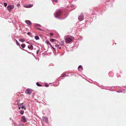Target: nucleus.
Wrapping results in <instances>:
<instances>
[{
    "mask_svg": "<svg viewBox=\"0 0 126 126\" xmlns=\"http://www.w3.org/2000/svg\"><path fill=\"white\" fill-rule=\"evenodd\" d=\"M36 84L38 86H42V85H41L38 82H37L36 83Z\"/></svg>",
    "mask_w": 126,
    "mask_h": 126,
    "instance_id": "obj_16",
    "label": "nucleus"
},
{
    "mask_svg": "<svg viewBox=\"0 0 126 126\" xmlns=\"http://www.w3.org/2000/svg\"><path fill=\"white\" fill-rule=\"evenodd\" d=\"M19 41H20L22 42H24L25 41V40L24 39H22V38L19 39Z\"/></svg>",
    "mask_w": 126,
    "mask_h": 126,
    "instance_id": "obj_12",
    "label": "nucleus"
},
{
    "mask_svg": "<svg viewBox=\"0 0 126 126\" xmlns=\"http://www.w3.org/2000/svg\"><path fill=\"white\" fill-rule=\"evenodd\" d=\"M33 5L32 4H30L28 5H25L24 6V7L25 8H30L32 7Z\"/></svg>",
    "mask_w": 126,
    "mask_h": 126,
    "instance_id": "obj_9",
    "label": "nucleus"
},
{
    "mask_svg": "<svg viewBox=\"0 0 126 126\" xmlns=\"http://www.w3.org/2000/svg\"><path fill=\"white\" fill-rule=\"evenodd\" d=\"M37 29L39 30H40L41 31H43V29H40V28H36Z\"/></svg>",
    "mask_w": 126,
    "mask_h": 126,
    "instance_id": "obj_24",
    "label": "nucleus"
},
{
    "mask_svg": "<svg viewBox=\"0 0 126 126\" xmlns=\"http://www.w3.org/2000/svg\"><path fill=\"white\" fill-rule=\"evenodd\" d=\"M52 48H53L54 49V48L52 46V45L50 44V45Z\"/></svg>",
    "mask_w": 126,
    "mask_h": 126,
    "instance_id": "obj_31",
    "label": "nucleus"
},
{
    "mask_svg": "<svg viewBox=\"0 0 126 126\" xmlns=\"http://www.w3.org/2000/svg\"><path fill=\"white\" fill-rule=\"evenodd\" d=\"M17 105H18L19 110H20V108H21L22 110H25V106L24 104H23V103H18Z\"/></svg>",
    "mask_w": 126,
    "mask_h": 126,
    "instance_id": "obj_2",
    "label": "nucleus"
},
{
    "mask_svg": "<svg viewBox=\"0 0 126 126\" xmlns=\"http://www.w3.org/2000/svg\"><path fill=\"white\" fill-rule=\"evenodd\" d=\"M55 46L57 47H59V45H55Z\"/></svg>",
    "mask_w": 126,
    "mask_h": 126,
    "instance_id": "obj_26",
    "label": "nucleus"
},
{
    "mask_svg": "<svg viewBox=\"0 0 126 126\" xmlns=\"http://www.w3.org/2000/svg\"><path fill=\"white\" fill-rule=\"evenodd\" d=\"M32 91V90L30 89H27L25 91V93L27 94H30Z\"/></svg>",
    "mask_w": 126,
    "mask_h": 126,
    "instance_id": "obj_5",
    "label": "nucleus"
},
{
    "mask_svg": "<svg viewBox=\"0 0 126 126\" xmlns=\"http://www.w3.org/2000/svg\"><path fill=\"white\" fill-rule=\"evenodd\" d=\"M84 19L83 15L82 14H81L78 17V19L80 21H82Z\"/></svg>",
    "mask_w": 126,
    "mask_h": 126,
    "instance_id": "obj_6",
    "label": "nucleus"
},
{
    "mask_svg": "<svg viewBox=\"0 0 126 126\" xmlns=\"http://www.w3.org/2000/svg\"><path fill=\"white\" fill-rule=\"evenodd\" d=\"M66 75V74H63L61 76L62 77H63Z\"/></svg>",
    "mask_w": 126,
    "mask_h": 126,
    "instance_id": "obj_25",
    "label": "nucleus"
},
{
    "mask_svg": "<svg viewBox=\"0 0 126 126\" xmlns=\"http://www.w3.org/2000/svg\"><path fill=\"white\" fill-rule=\"evenodd\" d=\"M14 5H8L7 7L8 10L9 12L11 11V10L14 8Z\"/></svg>",
    "mask_w": 126,
    "mask_h": 126,
    "instance_id": "obj_4",
    "label": "nucleus"
},
{
    "mask_svg": "<svg viewBox=\"0 0 126 126\" xmlns=\"http://www.w3.org/2000/svg\"><path fill=\"white\" fill-rule=\"evenodd\" d=\"M27 43H29V42H27Z\"/></svg>",
    "mask_w": 126,
    "mask_h": 126,
    "instance_id": "obj_35",
    "label": "nucleus"
},
{
    "mask_svg": "<svg viewBox=\"0 0 126 126\" xmlns=\"http://www.w3.org/2000/svg\"><path fill=\"white\" fill-rule=\"evenodd\" d=\"M16 44H17V45H18L19 46L20 45V44L16 40Z\"/></svg>",
    "mask_w": 126,
    "mask_h": 126,
    "instance_id": "obj_20",
    "label": "nucleus"
},
{
    "mask_svg": "<svg viewBox=\"0 0 126 126\" xmlns=\"http://www.w3.org/2000/svg\"><path fill=\"white\" fill-rule=\"evenodd\" d=\"M21 46L22 48H23L25 47V44H22L21 45Z\"/></svg>",
    "mask_w": 126,
    "mask_h": 126,
    "instance_id": "obj_17",
    "label": "nucleus"
},
{
    "mask_svg": "<svg viewBox=\"0 0 126 126\" xmlns=\"http://www.w3.org/2000/svg\"><path fill=\"white\" fill-rule=\"evenodd\" d=\"M45 42L46 44H47L48 45H50V43L48 40L46 41H45Z\"/></svg>",
    "mask_w": 126,
    "mask_h": 126,
    "instance_id": "obj_14",
    "label": "nucleus"
},
{
    "mask_svg": "<svg viewBox=\"0 0 126 126\" xmlns=\"http://www.w3.org/2000/svg\"><path fill=\"white\" fill-rule=\"evenodd\" d=\"M49 34L51 36H52L53 35V34L52 33H49Z\"/></svg>",
    "mask_w": 126,
    "mask_h": 126,
    "instance_id": "obj_27",
    "label": "nucleus"
},
{
    "mask_svg": "<svg viewBox=\"0 0 126 126\" xmlns=\"http://www.w3.org/2000/svg\"><path fill=\"white\" fill-rule=\"evenodd\" d=\"M36 26H39V27H40L41 26V25L40 24H36Z\"/></svg>",
    "mask_w": 126,
    "mask_h": 126,
    "instance_id": "obj_22",
    "label": "nucleus"
},
{
    "mask_svg": "<svg viewBox=\"0 0 126 126\" xmlns=\"http://www.w3.org/2000/svg\"><path fill=\"white\" fill-rule=\"evenodd\" d=\"M35 38L36 40H38L39 39V37L38 36H35Z\"/></svg>",
    "mask_w": 126,
    "mask_h": 126,
    "instance_id": "obj_15",
    "label": "nucleus"
},
{
    "mask_svg": "<svg viewBox=\"0 0 126 126\" xmlns=\"http://www.w3.org/2000/svg\"><path fill=\"white\" fill-rule=\"evenodd\" d=\"M28 48L30 49H33V46L32 45H31L30 47H28Z\"/></svg>",
    "mask_w": 126,
    "mask_h": 126,
    "instance_id": "obj_19",
    "label": "nucleus"
},
{
    "mask_svg": "<svg viewBox=\"0 0 126 126\" xmlns=\"http://www.w3.org/2000/svg\"><path fill=\"white\" fill-rule=\"evenodd\" d=\"M4 6L5 7H6L7 6V3L4 2Z\"/></svg>",
    "mask_w": 126,
    "mask_h": 126,
    "instance_id": "obj_21",
    "label": "nucleus"
},
{
    "mask_svg": "<svg viewBox=\"0 0 126 126\" xmlns=\"http://www.w3.org/2000/svg\"><path fill=\"white\" fill-rule=\"evenodd\" d=\"M21 120L23 122H26V118L24 116H23L21 118Z\"/></svg>",
    "mask_w": 126,
    "mask_h": 126,
    "instance_id": "obj_7",
    "label": "nucleus"
},
{
    "mask_svg": "<svg viewBox=\"0 0 126 126\" xmlns=\"http://www.w3.org/2000/svg\"><path fill=\"white\" fill-rule=\"evenodd\" d=\"M43 121L46 123H47L48 121L47 118L46 117H44L43 118Z\"/></svg>",
    "mask_w": 126,
    "mask_h": 126,
    "instance_id": "obj_8",
    "label": "nucleus"
},
{
    "mask_svg": "<svg viewBox=\"0 0 126 126\" xmlns=\"http://www.w3.org/2000/svg\"><path fill=\"white\" fill-rule=\"evenodd\" d=\"M62 42H63V43H62V46H63L64 45V43H63V41H62Z\"/></svg>",
    "mask_w": 126,
    "mask_h": 126,
    "instance_id": "obj_29",
    "label": "nucleus"
},
{
    "mask_svg": "<svg viewBox=\"0 0 126 126\" xmlns=\"http://www.w3.org/2000/svg\"><path fill=\"white\" fill-rule=\"evenodd\" d=\"M52 48H53L54 49V48L52 46V45L50 44V45Z\"/></svg>",
    "mask_w": 126,
    "mask_h": 126,
    "instance_id": "obj_32",
    "label": "nucleus"
},
{
    "mask_svg": "<svg viewBox=\"0 0 126 126\" xmlns=\"http://www.w3.org/2000/svg\"><path fill=\"white\" fill-rule=\"evenodd\" d=\"M31 34V33L30 32H28L27 33V34L28 35H29L30 34Z\"/></svg>",
    "mask_w": 126,
    "mask_h": 126,
    "instance_id": "obj_28",
    "label": "nucleus"
},
{
    "mask_svg": "<svg viewBox=\"0 0 126 126\" xmlns=\"http://www.w3.org/2000/svg\"><path fill=\"white\" fill-rule=\"evenodd\" d=\"M62 11L61 10H58L56 12L54 15L55 17L56 18L60 16L62 14Z\"/></svg>",
    "mask_w": 126,
    "mask_h": 126,
    "instance_id": "obj_3",
    "label": "nucleus"
},
{
    "mask_svg": "<svg viewBox=\"0 0 126 126\" xmlns=\"http://www.w3.org/2000/svg\"><path fill=\"white\" fill-rule=\"evenodd\" d=\"M25 21L27 24L29 25H30L32 24L31 22L29 20H25Z\"/></svg>",
    "mask_w": 126,
    "mask_h": 126,
    "instance_id": "obj_10",
    "label": "nucleus"
},
{
    "mask_svg": "<svg viewBox=\"0 0 126 126\" xmlns=\"http://www.w3.org/2000/svg\"><path fill=\"white\" fill-rule=\"evenodd\" d=\"M56 40L54 39H51L50 40V41L52 42H53L55 41Z\"/></svg>",
    "mask_w": 126,
    "mask_h": 126,
    "instance_id": "obj_18",
    "label": "nucleus"
},
{
    "mask_svg": "<svg viewBox=\"0 0 126 126\" xmlns=\"http://www.w3.org/2000/svg\"><path fill=\"white\" fill-rule=\"evenodd\" d=\"M23 110H20V111L19 112V113L20 114H23L24 112Z\"/></svg>",
    "mask_w": 126,
    "mask_h": 126,
    "instance_id": "obj_13",
    "label": "nucleus"
},
{
    "mask_svg": "<svg viewBox=\"0 0 126 126\" xmlns=\"http://www.w3.org/2000/svg\"><path fill=\"white\" fill-rule=\"evenodd\" d=\"M49 85L48 84H45V86L46 87H48Z\"/></svg>",
    "mask_w": 126,
    "mask_h": 126,
    "instance_id": "obj_23",
    "label": "nucleus"
},
{
    "mask_svg": "<svg viewBox=\"0 0 126 126\" xmlns=\"http://www.w3.org/2000/svg\"><path fill=\"white\" fill-rule=\"evenodd\" d=\"M78 69L79 71H80L81 70H83V68L82 67L81 65H80L78 67Z\"/></svg>",
    "mask_w": 126,
    "mask_h": 126,
    "instance_id": "obj_11",
    "label": "nucleus"
},
{
    "mask_svg": "<svg viewBox=\"0 0 126 126\" xmlns=\"http://www.w3.org/2000/svg\"><path fill=\"white\" fill-rule=\"evenodd\" d=\"M64 39L65 42L67 43H69L73 40V39L72 37H68V36H65Z\"/></svg>",
    "mask_w": 126,
    "mask_h": 126,
    "instance_id": "obj_1",
    "label": "nucleus"
},
{
    "mask_svg": "<svg viewBox=\"0 0 126 126\" xmlns=\"http://www.w3.org/2000/svg\"><path fill=\"white\" fill-rule=\"evenodd\" d=\"M61 42L62 43H63V42H62V41H61Z\"/></svg>",
    "mask_w": 126,
    "mask_h": 126,
    "instance_id": "obj_34",
    "label": "nucleus"
},
{
    "mask_svg": "<svg viewBox=\"0 0 126 126\" xmlns=\"http://www.w3.org/2000/svg\"><path fill=\"white\" fill-rule=\"evenodd\" d=\"M53 1L57 2V0H52Z\"/></svg>",
    "mask_w": 126,
    "mask_h": 126,
    "instance_id": "obj_30",
    "label": "nucleus"
},
{
    "mask_svg": "<svg viewBox=\"0 0 126 126\" xmlns=\"http://www.w3.org/2000/svg\"><path fill=\"white\" fill-rule=\"evenodd\" d=\"M61 47H59V49H61Z\"/></svg>",
    "mask_w": 126,
    "mask_h": 126,
    "instance_id": "obj_33",
    "label": "nucleus"
}]
</instances>
